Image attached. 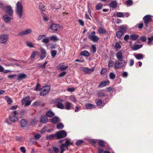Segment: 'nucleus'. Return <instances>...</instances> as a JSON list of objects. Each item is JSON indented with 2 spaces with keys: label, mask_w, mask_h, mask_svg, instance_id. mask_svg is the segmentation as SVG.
<instances>
[{
  "label": "nucleus",
  "mask_w": 153,
  "mask_h": 153,
  "mask_svg": "<svg viewBox=\"0 0 153 153\" xmlns=\"http://www.w3.org/2000/svg\"><path fill=\"white\" fill-rule=\"evenodd\" d=\"M28 122L26 119H22L20 122V124L21 128H24L28 126Z\"/></svg>",
  "instance_id": "nucleus-8"
},
{
  "label": "nucleus",
  "mask_w": 153,
  "mask_h": 153,
  "mask_svg": "<svg viewBox=\"0 0 153 153\" xmlns=\"http://www.w3.org/2000/svg\"><path fill=\"white\" fill-rule=\"evenodd\" d=\"M109 83L110 81L108 80L103 81L101 82L98 87L99 88L104 87L105 86L109 84Z\"/></svg>",
  "instance_id": "nucleus-23"
},
{
  "label": "nucleus",
  "mask_w": 153,
  "mask_h": 153,
  "mask_svg": "<svg viewBox=\"0 0 153 153\" xmlns=\"http://www.w3.org/2000/svg\"><path fill=\"white\" fill-rule=\"evenodd\" d=\"M57 52L56 50H52L51 51V56L53 58H54L57 54Z\"/></svg>",
  "instance_id": "nucleus-40"
},
{
  "label": "nucleus",
  "mask_w": 153,
  "mask_h": 153,
  "mask_svg": "<svg viewBox=\"0 0 153 153\" xmlns=\"http://www.w3.org/2000/svg\"><path fill=\"white\" fill-rule=\"evenodd\" d=\"M29 100V97H26L25 98L23 99L22 101V104H25L27 102V101Z\"/></svg>",
  "instance_id": "nucleus-41"
},
{
  "label": "nucleus",
  "mask_w": 153,
  "mask_h": 153,
  "mask_svg": "<svg viewBox=\"0 0 153 153\" xmlns=\"http://www.w3.org/2000/svg\"><path fill=\"white\" fill-rule=\"evenodd\" d=\"M98 145L102 147H105L107 143L103 140H99L97 143Z\"/></svg>",
  "instance_id": "nucleus-22"
},
{
  "label": "nucleus",
  "mask_w": 153,
  "mask_h": 153,
  "mask_svg": "<svg viewBox=\"0 0 153 153\" xmlns=\"http://www.w3.org/2000/svg\"><path fill=\"white\" fill-rule=\"evenodd\" d=\"M47 63H48L47 62H45L43 63V65H42L41 66H39V67L43 68V69H45V66H46V65H47Z\"/></svg>",
  "instance_id": "nucleus-61"
},
{
  "label": "nucleus",
  "mask_w": 153,
  "mask_h": 153,
  "mask_svg": "<svg viewBox=\"0 0 153 153\" xmlns=\"http://www.w3.org/2000/svg\"><path fill=\"white\" fill-rule=\"evenodd\" d=\"M102 4L101 3H99L96 6V10H100L102 7Z\"/></svg>",
  "instance_id": "nucleus-45"
},
{
  "label": "nucleus",
  "mask_w": 153,
  "mask_h": 153,
  "mask_svg": "<svg viewBox=\"0 0 153 153\" xmlns=\"http://www.w3.org/2000/svg\"><path fill=\"white\" fill-rule=\"evenodd\" d=\"M148 39L149 40L147 42V44L148 45H150L153 40V36L150 38H148Z\"/></svg>",
  "instance_id": "nucleus-47"
},
{
  "label": "nucleus",
  "mask_w": 153,
  "mask_h": 153,
  "mask_svg": "<svg viewBox=\"0 0 153 153\" xmlns=\"http://www.w3.org/2000/svg\"><path fill=\"white\" fill-rule=\"evenodd\" d=\"M97 96L98 97H107V95L104 94L102 92H100L97 93Z\"/></svg>",
  "instance_id": "nucleus-34"
},
{
  "label": "nucleus",
  "mask_w": 153,
  "mask_h": 153,
  "mask_svg": "<svg viewBox=\"0 0 153 153\" xmlns=\"http://www.w3.org/2000/svg\"><path fill=\"white\" fill-rule=\"evenodd\" d=\"M98 32L100 34H105L106 33V31L105 29L103 27H100L98 29Z\"/></svg>",
  "instance_id": "nucleus-24"
},
{
  "label": "nucleus",
  "mask_w": 153,
  "mask_h": 153,
  "mask_svg": "<svg viewBox=\"0 0 153 153\" xmlns=\"http://www.w3.org/2000/svg\"><path fill=\"white\" fill-rule=\"evenodd\" d=\"M64 63H63L62 64H60L58 67V69L61 71H64L67 69L68 67V66H65L63 65V64Z\"/></svg>",
  "instance_id": "nucleus-17"
},
{
  "label": "nucleus",
  "mask_w": 153,
  "mask_h": 153,
  "mask_svg": "<svg viewBox=\"0 0 153 153\" xmlns=\"http://www.w3.org/2000/svg\"><path fill=\"white\" fill-rule=\"evenodd\" d=\"M59 25L56 24H52L50 28L54 32L57 31L59 27Z\"/></svg>",
  "instance_id": "nucleus-15"
},
{
  "label": "nucleus",
  "mask_w": 153,
  "mask_h": 153,
  "mask_svg": "<svg viewBox=\"0 0 153 153\" xmlns=\"http://www.w3.org/2000/svg\"><path fill=\"white\" fill-rule=\"evenodd\" d=\"M5 99L7 100V102L8 104H10L13 102L12 99L8 97H5Z\"/></svg>",
  "instance_id": "nucleus-38"
},
{
  "label": "nucleus",
  "mask_w": 153,
  "mask_h": 153,
  "mask_svg": "<svg viewBox=\"0 0 153 153\" xmlns=\"http://www.w3.org/2000/svg\"><path fill=\"white\" fill-rule=\"evenodd\" d=\"M46 36L45 35H42L39 36L38 38V40H41L43 38L45 37Z\"/></svg>",
  "instance_id": "nucleus-62"
},
{
  "label": "nucleus",
  "mask_w": 153,
  "mask_h": 153,
  "mask_svg": "<svg viewBox=\"0 0 153 153\" xmlns=\"http://www.w3.org/2000/svg\"><path fill=\"white\" fill-rule=\"evenodd\" d=\"M109 77L110 78L112 79H114L116 77V75L113 73H110L109 74Z\"/></svg>",
  "instance_id": "nucleus-39"
},
{
  "label": "nucleus",
  "mask_w": 153,
  "mask_h": 153,
  "mask_svg": "<svg viewBox=\"0 0 153 153\" xmlns=\"http://www.w3.org/2000/svg\"><path fill=\"white\" fill-rule=\"evenodd\" d=\"M55 137H56L55 134V135L51 134L50 135L47 136L46 137V139L47 140H48L52 139Z\"/></svg>",
  "instance_id": "nucleus-42"
},
{
  "label": "nucleus",
  "mask_w": 153,
  "mask_h": 153,
  "mask_svg": "<svg viewBox=\"0 0 153 153\" xmlns=\"http://www.w3.org/2000/svg\"><path fill=\"white\" fill-rule=\"evenodd\" d=\"M102 101L101 100H99L97 102L96 104L98 106H100L102 104Z\"/></svg>",
  "instance_id": "nucleus-63"
},
{
  "label": "nucleus",
  "mask_w": 153,
  "mask_h": 153,
  "mask_svg": "<svg viewBox=\"0 0 153 153\" xmlns=\"http://www.w3.org/2000/svg\"><path fill=\"white\" fill-rule=\"evenodd\" d=\"M42 42L45 44H47L49 42V40L48 38H45L43 39Z\"/></svg>",
  "instance_id": "nucleus-48"
},
{
  "label": "nucleus",
  "mask_w": 153,
  "mask_h": 153,
  "mask_svg": "<svg viewBox=\"0 0 153 153\" xmlns=\"http://www.w3.org/2000/svg\"><path fill=\"white\" fill-rule=\"evenodd\" d=\"M63 101V100L59 99H57L55 100V102L57 103L56 104V106L57 108L61 109L65 108L64 105L62 103V102Z\"/></svg>",
  "instance_id": "nucleus-10"
},
{
  "label": "nucleus",
  "mask_w": 153,
  "mask_h": 153,
  "mask_svg": "<svg viewBox=\"0 0 153 153\" xmlns=\"http://www.w3.org/2000/svg\"><path fill=\"white\" fill-rule=\"evenodd\" d=\"M16 13L17 16L20 18H22L23 15V7L22 2L18 1L16 4Z\"/></svg>",
  "instance_id": "nucleus-1"
},
{
  "label": "nucleus",
  "mask_w": 153,
  "mask_h": 153,
  "mask_svg": "<svg viewBox=\"0 0 153 153\" xmlns=\"http://www.w3.org/2000/svg\"><path fill=\"white\" fill-rule=\"evenodd\" d=\"M125 63L126 62L124 60L117 61L114 63L115 69H119L122 68L125 65Z\"/></svg>",
  "instance_id": "nucleus-6"
},
{
  "label": "nucleus",
  "mask_w": 153,
  "mask_h": 153,
  "mask_svg": "<svg viewBox=\"0 0 153 153\" xmlns=\"http://www.w3.org/2000/svg\"><path fill=\"white\" fill-rule=\"evenodd\" d=\"M40 51L41 53L40 59L41 60H42L46 57V52L45 50L43 48H41Z\"/></svg>",
  "instance_id": "nucleus-14"
},
{
  "label": "nucleus",
  "mask_w": 153,
  "mask_h": 153,
  "mask_svg": "<svg viewBox=\"0 0 153 153\" xmlns=\"http://www.w3.org/2000/svg\"><path fill=\"white\" fill-rule=\"evenodd\" d=\"M135 58L138 60H140L143 58V55L141 54H139L135 55L134 56Z\"/></svg>",
  "instance_id": "nucleus-33"
},
{
  "label": "nucleus",
  "mask_w": 153,
  "mask_h": 153,
  "mask_svg": "<svg viewBox=\"0 0 153 153\" xmlns=\"http://www.w3.org/2000/svg\"><path fill=\"white\" fill-rule=\"evenodd\" d=\"M25 113V111L24 110H21L20 112V117L22 118L23 117V116L24 115Z\"/></svg>",
  "instance_id": "nucleus-53"
},
{
  "label": "nucleus",
  "mask_w": 153,
  "mask_h": 153,
  "mask_svg": "<svg viewBox=\"0 0 153 153\" xmlns=\"http://www.w3.org/2000/svg\"><path fill=\"white\" fill-rule=\"evenodd\" d=\"M50 90V87L47 86L44 88L43 90L40 93V95L42 96H44L46 95Z\"/></svg>",
  "instance_id": "nucleus-11"
},
{
  "label": "nucleus",
  "mask_w": 153,
  "mask_h": 153,
  "mask_svg": "<svg viewBox=\"0 0 153 153\" xmlns=\"http://www.w3.org/2000/svg\"><path fill=\"white\" fill-rule=\"evenodd\" d=\"M92 48L93 50V52L94 53H95L97 51V48L94 45H92Z\"/></svg>",
  "instance_id": "nucleus-60"
},
{
  "label": "nucleus",
  "mask_w": 153,
  "mask_h": 153,
  "mask_svg": "<svg viewBox=\"0 0 153 153\" xmlns=\"http://www.w3.org/2000/svg\"><path fill=\"white\" fill-rule=\"evenodd\" d=\"M114 62L112 60H110L108 62V66L109 68H112L113 67Z\"/></svg>",
  "instance_id": "nucleus-35"
},
{
  "label": "nucleus",
  "mask_w": 153,
  "mask_h": 153,
  "mask_svg": "<svg viewBox=\"0 0 153 153\" xmlns=\"http://www.w3.org/2000/svg\"><path fill=\"white\" fill-rule=\"evenodd\" d=\"M51 120V122L54 124L57 123L60 121L59 118L56 116L53 117Z\"/></svg>",
  "instance_id": "nucleus-19"
},
{
  "label": "nucleus",
  "mask_w": 153,
  "mask_h": 153,
  "mask_svg": "<svg viewBox=\"0 0 153 153\" xmlns=\"http://www.w3.org/2000/svg\"><path fill=\"white\" fill-rule=\"evenodd\" d=\"M37 120L36 119V118H34L33 120H32L30 122V123L31 125H33L35 123H37Z\"/></svg>",
  "instance_id": "nucleus-51"
},
{
  "label": "nucleus",
  "mask_w": 153,
  "mask_h": 153,
  "mask_svg": "<svg viewBox=\"0 0 153 153\" xmlns=\"http://www.w3.org/2000/svg\"><path fill=\"white\" fill-rule=\"evenodd\" d=\"M139 49V46H138V45H135L132 48L133 50H134V51H136Z\"/></svg>",
  "instance_id": "nucleus-57"
},
{
  "label": "nucleus",
  "mask_w": 153,
  "mask_h": 153,
  "mask_svg": "<svg viewBox=\"0 0 153 153\" xmlns=\"http://www.w3.org/2000/svg\"><path fill=\"white\" fill-rule=\"evenodd\" d=\"M3 18L4 22L6 23H9L10 21L12 18L7 15L5 14L3 16Z\"/></svg>",
  "instance_id": "nucleus-21"
},
{
  "label": "nucleus",
  "mask_w": 153,
  "mask_h": 153,
  "mask_svg": "<svg viewBox=\"0 0 153 153\" xmlns=\"http://www.w3.org/2000/svg\"><path fill=\"white\" fill-rule=\"evenodd\" d=\"M73 105L69 102H67L65 104V108L67 110H69L73 109Z\"/></svg>",
  "instance_id": "nucleus-18"
},
{
  "label": "nucleus",
  "mask_w": 153,
  "mask_h": 153,
  "mask_svg": "<svg viewBox=\"0 0 153 153\" xmlns=\"http://www.w3.org/2000/svg\"><path fill=\"white\" fill-rule=\"evenodd\" d=\"M27 45L30 48L34 47L33 44L30 42H26Z\"/></svg>",
  "instance_id": "nucleus-54"
},
{
  "label": "nucleus",
  "mask_w": 153,
  "mask_h": 153,
  "mask_svg": "<svg viewBox=\"0 0 153 153\" xmlns=\"http://www.w3.org/2000/svg\"><path fill=\"white\" fill-rule=\"evenodd\" d=\"M106 69L105 68H102L100 72L101 74H103L106 72Z\"/></svg>",
  "instance_id": "nucleus-64"
},
{
  "label": "nucleus",
  "mask_w": 153,
  "mask_h": 153,
  "mask_svg": "<svg viewBox=\"0 0 153 153\" xmlns=\"http://www.w3.org/2000/svg\"><path fill=\"white\" fill-rule=\"evenodd\" d=\"M116 16L117 17H124V15L123 13L122 12H117L116 14Z\"/></svg>",
  "instance_id": "nucleus-44"
},
{
  "label": "nucleus",
  "mask_w": 153,
  "mask_h": 153,
  "mask_svg": "<svg viewBox=\"0 0 153 153\" xmlns=\"http://www.w3.org/2000/svg\"><path fill=\"white\" fill-rule=\"evenodd\" d=\"M48 119L45 117H42L40 119L41 122L44 123H47L48 122Z\"/></svg>",
  "instance_id": "nucleus-29"
},
{
  "label": "nucleus",
  "mask_w": 153,
  "mask_h": 153,
  "mask_svg": "<svg viewBox=\"0 0 153 153\" xmlns=\"http://www.w3.org/2000/svg\"><path fill=\"white\" fill-rule=\"evenodd\" d=\"M53 150L55 153H58L59 151V149L55 146L53 147Z\"/></svg>",
  "instance_id": "nucleus-49"
},
{
  "label": "nucleus",
  "mask_w": 153,
  "mask_h": 153,
  "mask_svg": "<svg viewBox=\"0 0 153 153\" xmlns=\"http://www.w3.org/2000/svg\"><path fill=\"white\" fill-rule=\"evenodd\" d=\"M86 108L88 109H93L95 108V105L90 103H87L85 104Z\"/></svg>",
  "instance_id": "nucleus-25"
},
{
  "label": "nucleus",
  "mask_w": 153,
  "mask_h": 153,
  "mask_svg": "<svg viewBox=\"0 0 153 153\" xmlns=\"http://www.w3.org/2000/svg\"><path fill=\"white\" fill-rule=\"evenodd\" d=\"M119 29H120V31L125 32L127 30V27L124 25H122L120 26Z\"/></svg>",
  "instance_id": "nucleus-28"
},
{
  "label": "nucleus",
  "mask_w": 153,
  "mask_h": 153,
  "mask_svg": "<svg viewBox=\"0 0 153 153\" xmlns=\"http://www.w3.org/2000/svg\"><path fill=\"white\" fill-rule=\"evenodd\" d=\"M66 74L65 71H63L59 74V76L60 77H63Z\"/></svg>",
  "instance_id": "nucleus-59"
},
{
  "label": "nucleus",
  "mask_w": 153,
  "mask_h": 153,
  "mask_svg": "<svg viewBox=\"0 0 153 153\" xmlns=\"http://www.w3.org/2000/svg\"><path fill=\"white\" fill-rule=\"evenodd\" d=\"M41 102L39 101H36L33 103V105L36 106H38L40 105Z\"/></svg>",
  "instance_id": "nucleus-58"
},
{
  "label": "nucleus",
  "mask_w": 153,
  "mask_h": 153,
  "mask_svg": "<svg viewBox=\"0 0 153 153\" xmlns=\"http://www.w3.org/2000/svg\"><path fill=\"white\" fill-rule=\"evenodd\" d=\"M116 56L119 61L123 60V56L122 52L121 51H119L116 54Z\"/></svg>",
  "instance_id": "nucleus-20"
},
{
  "label": "nucleus",
  "mask_w": 153,
  "mask_h": 153,
  "mask_svg": "<svg viewBox=\"0 0 153 153\" xmlns=\"http://www.w3.org/2000/svg\"><path fill=\"white\" fill-rule=\"evenodd\" d=\"M64 127L63 125L61 123H58L57 125L56 128L57 129H61Z\"/></svg>",
  "instance_id": "nucleus-36"
},
{
  "label": "nucleus",
  "mask_w": 153,
  "mask_h": 153,
  "mask_svg": "<svg viewBox=\"0 0 153 153\" xmlns=\"http://www.w3.org/2000/svg\"><path fill=\"white\" fill-rule=\"evenodd\" d=\"M50 39L54 41H56L58 40L59 39L56 36H52L50 37Z\"/></svg>",
  "instance_id": "nucleus-46"
},
{
  "label": "nucleus",
  "mask_w": 153,
  "mask_h": 153,
  "mask_svg": "<svg viewBox=\"0 0 153 153\" xmlns=\"http://www.w3.org/2000/svg\"><path fill=\"white\" fill-rule=\"evenodd\" d=\"M96 33L94 31L88 34V38L94 42H97L100 39V38L95 35Z\"/></svg>",
  "instance_id": "nucleus-3"
},
{
  "label": "nucleus",
  "mask_w": 153,
  "mask_h": 153,
  "mask_svg": "<svg viewBox=\"0 0 153 153\" xmlns=\"http://www.w3.org/2000/svg\"><path fill=\"white\" fill-rule=\"evenodd\" d=\"M117 5V4L116 1H112L109 4V6L110 7L113 8H115L116 7Z\"/></svg>",
  "instance_id": "nucleus-32"
},
{
  "label": "nucleus",
  "mask_w": 153,
  "mask_h": 153,
  "mask_svg": "<svg viewBox=\"0 0 153 153\" xmlns=\"http://www.w3.org/2000/svg\"><path fill=\"white\" fill-rule=\"evenodd\" d=\"M32 30L30 29H27L24 31H22L19 33L18 35V36H22L24 35H27L31 33Z\"/></svg>",
  "instance_id": "nucleus-12"
},
{
  "label": "nucleus",
  "mask_w": 153,
  "mask_h": 153,
  "mask_svg": "<svg viewBox=\"0 0 153 153\" xmlns=\"http://www.w3.org/2000/svg\"><path fill=\"white\" fill-rule=\"evenodd\" d=\"M9 36L6 34H3L0 35V43H5L8 40Z\"/></svg>",
  "instance_id": "nucleus-7"
},
{
  "label": "nucleus",
  "mask_w": 153,
  "mask_h": 153,
  "mask_svg": "<svg viewBox=\"0 0 153 153\" xmlns=\"http://www.w3.org/2000/svg\"><path fill=\"white\" fill-rule=\"evenodd\" d=\"M10 120L11 121L13 122H15L17 121L18 120V118L16 116H10Z\"/></svg>",
  "instance_id": "nucleus-27"
},
{
  "label": "nucleus",
  "mask_w": 153,
  "mask_h": 153,
  "mask_svg": "<svg viewBox=\"0 0 153 153\" xmlns=\"http://www.w3.org/2000/svg\"><path fill=\"white\" fill-rule=\"evenodd\" d=\"M67 135V133L63 130L59 131L55 134V136L57 139L63 138L66 137Z\"/></svg>",
  "instance_id": "nucleus-4"
},
{
  "label": "nucleus",
  "mask_w": 153,
  "mask_h": 153,
  "mask_svg": "<svg viewBox=\"0 0 153 153\" xmlns=\"http://www.w3.org/2000/svg\"><path fill=\"white\" fill-rule=\"evenodd\" d=\"M4 9L5 10V13L8 14L10 16H12L13 14V10L11 6H7L4 7Z\"/></svg>",
  "instance_id": "nucleus-9"
},
{
  "label": "nucleus",
  "mask_w": 153,
  "mask_h": 153,
  "mask_svg": "<svg viewBox=\"0 0 153 153\" xmlns=\"http://www.w3.org/2000/svg\"><path fill=\"white\" fill-rule=\"evenodd\" d=\"M124 34V33L122 31H118L117 32L116 35L117 37L119 38H121L122 36Z\"/></svg>",
  "instance_id": "nucleus-30"
},
{
  "label": "nucleus",
  "mask_w": 153,
  "mask_h": 153,
  "mask_svg": "<svg viewBox=\"0 0 153 153\" xmlns=\"http://www.w3.org/2000/svg\"><path fill=\"white\" fill-rule=\"evenodd\" d=\"M55 115V113L50 110L47 111L45 114V116L46 117L50 118L54 117Z\"/></svg>",
  "instance_id": "nucleus-16"
},
{
  "label": "nucleus",
  "mask_w": 153,
  "mask_h": 153,
  "mask_svg": "<svg viewBox=\"0 0 153 153\" xmlns=\"http://www.w3.org/2000/svg\"><path fill=\"white\" fill-rule=\"evenodd\" d=\"M84 141L82 140H78L75 143V144L77 146H78L84 143Z\"/></svg>",
  "instance_id": "nucleus-43"
},
{
  "label": "nucleus",
  "mask_w": 153,
  "mask_h": 153,
  "mask_svg": "<svg viewBox=\"0 0 153 153\" xmlns=\"http://www.w3.org/2000/svg\"><path fill=\"white\" fill-rule=\"evenodd\" d=\"M80 55L88 57L90 55V53L87 51H84L81 52Z\"/></svg>",
  "instance_id": "nucleus-26"
},
{
  "label": "nucleus",
  "mask_w": 153,
  "mask_h": 153,
  "mask_svg": "<svg viewBox=\"0 0 153 153\" xmlns=\"http://www.w3.org/2000/svg\"><path fill=\"white\" fill-rule=\"evenodd\" d=\"M114 47L117 50V49H119L121 48V46L118 43H117L115 44Z\"/></svg>",
  "instance_id": "nucleus-50"
},
{
  "label": "nucleus",
  "mask_w": 153,
  "mask_h": 153,
  "mask_svg": "<svg viewBox=\"0 0 153 153\" xmlns=\"http://www.w3.org/2000/svg\"><path fill=\"white\" fill-rule=\"evenodd\" d=\"M27 75L26 74L23 73H20L17 75L16 79L20 81L22 79H25Z\"/></svg>",
  "instance_id": "nucleus-13"
},
{
  "label": "nucleus",
  "mask_w": 153,
  "mask_h": 153,
  "mask_svg": "<svg viewBox=\"0 0 153 153\" xmlns=\"http://www.w3.org/2000/svg\"><path fill=\"white\" fill-rule=\"evenodd\" d=\"M35 90L36 91L41 90V88L40 87V85L39 83H37L35 88Z\"/></svg>",
  "instance_id": "nucleus-37"
},
{
  "label": "nucleus",
  "mask_w": 153,
  "mask_h": 153,
  "mask_svg": "<svg viewBox=\"0 0 153 153\" xmlns=\"http://www.w3.org/2000/svg\"><path fill=\"white\" fill-rule=\"evenodd\" d=\"M34 137L36 139L38 140L41 138V136L40 134H36L34 135Z\"/></svg>",
  "instance_id": "nucleus-52"
},
{
  "label": "nucleus",
  "mask_w": 153,
  "mask_h": 153,
  "mask_svg": "<svg viewBox=\"0 0 153 153\" xmlns=\"http://www.w3.org/2000/svg\"><path fill=\"white\" fill-rule=\"evenodd\" d=\"M44 7L42 3H40V5L39 6V9L42 11H43L44 10Z\"/></svg>",
  "instance_id": "nucleus-55"
},
{
  "label": "nucleus",
  "mask_w": 153,
  "mask_h": 153,
  "mask_svg": "<svg viewBox=\"0 0 153 153\" xmlns=\"http://www.w3.org/2000/svg\"><path fill=\"white\" fill-rule=\"evenodd\" d=\"M65 140V143H62L60 145V149L61 151L59 153H63L65 150V147H66V149H68V146L73 145V143L70 142L69 139L66 138Z\"/></svg>",
  "instance_id": "nucleus-2"
},
{
  "label": "nucleus",
  "mask_w": 153,
  "mask_h": 153,
  "mask_svg": "<svg viewBox=\"0 0 153 153\" xmlns=\"http://www.w3.org/2000/svg\"><path fill=\"white\" fill-rule=\"evenodd\" d=\"M138 37V36L137 34H132V35H130V39H131L132 40L135 41L137 39Z\"/></svg>",
  "instance_id": "nucleus-31"
},
{
  "label": "nucleus",
  "mask_w": 153,
  "mask_h": 153,
  "mask_svg": "<svg viewBox=\"0 0 153 153\" xmlns=\"http://www.w3.org/2000/svg\"><path fill=\"white\" fill-rule=\"evenodd\" d=\"M127 5H131L133 4V1L131 0H128L126 1Z\"/></svg>",
  "instance_id": "nucleus-56"
},
{
  "label": "nucleus",
  "mask_w": 153,
  "mask_h": 153,
  "mask_svg": "<svg viewBox=\"0 0 153 153\" xmlns=\"http://www.w3.org/2000/svg\"><path fill=\"white\" fill-rule=\"evenodd\" d=\"M144 21V25L146 27H147L148 25L150 22L152 21L151 16L150 15H146L145 16L143 19Z\"/></svg>",
  "instance_id": "nucleus-5"
}]
</instances>
